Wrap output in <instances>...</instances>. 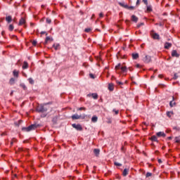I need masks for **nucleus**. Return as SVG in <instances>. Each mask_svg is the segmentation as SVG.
<instances>
[{
  "instance_id": "nucleus-1",
  "label": "nucleus",
  "mask_w": 180,
  "mask_h": 180,
  "mask_svg": "<svg viewBox=\"0 0 180 180\" xmlns=\"http://www.w3.org/2000/svg\"><path fill=\"white\" fill-rule=\"evenodd\" d=\"M115 71L117 74H123V75H127V67L122 66V64L118 63L115 66Z\"/></svg>"
},
{
  "instance_id": "nucleus-2",
  "label": "nucleus",
  "mask_w": 180,
  "mask_h": 180,
  "mask_svg": "<svg viewBox=\"0 0 180 180\" xmlns=\"http://www.w3.org/2000/svg\"><path fill=\"white\" fill-rule=\"evenodd\" d=\"M36 129V125L32 124L29 126L28 127H24L22 129V131H30L31 130H34Z\"/></svg>"
},
{
  "instance_id": "nucleus-3",
  "label": "nucleus",
  "mask_w": 180,
  "mask_h": 180,
  "mask_svg": "<svg viewBox=\"0 0 180 180\" xmlns=\"http://www.w3.org/2000/svg\"><path fill=\"white\" fill-rule=\"evenodd\" d=\"M72 127L74 128V129H76V130H78L79 131H82V126H81V124H72Z\"/></svg>"
},
{
  "instance_id": "nucleus-4",
  "label": "nucleus",
  "mask_w": 180,
  "mask_h": 180,
  "mask_svg": "<svg viewBox=\"0 0 180 180\" xmlns=\"http://www.w3.org/2000/svg\"><path fill=\"white\" fill-rule=\"evenodd\" d=\"M172 57H179V54L178 53V52L176 51V50H173L172 51Z\"/></svg>"
},
{
  "instance_id": "nucleus-5",
  "label": "nucleus",
  "mask_w": 180,
  "mask_h": 180,
  "mask_svg": "<svg viewBox=\"0 0 180 180\" xmlns=\"http://www.w3.org/2000/svg\"><path fill=\"white\" fill-rule=\"evenodd\" d=\"M152 37H153V39H155V40H160V34H158L157 33H153L152 34Z\"/></svg>"
},
{
  "instance_id": "nucleus-6",
  "label": "nucleus",
  "mask_w": 180,
  "mask_h": 180,
  "mask_svg": "<svg viewBox=\"0 0 180 180\" xmlns=\"http://www.w3.org/2000/svg\"><path fill=\"white\" fill-rule=\"evenodd\" d=\"M170 47H172V44L169 42H166L165 44V49H166V50H168V49H170Z\"/></svg>"
},
{
  "instance_id": "nucleus-7",
  "label": "nucleus",
  "mask_w": 180,
  "mask_h": 180,
  "mask_svg": "<svg viewBox=\"0 0 180 180\" xmlns=\"http://www.w3.org/2000/svg\"><path fill=\"white\" fill-rule=\"evenodd\" d=\"M13 77H15V78H18L19 77V71L14 70L13 71Z\"/></svg>"
},
{
  "instance_id": "nucleus-8",
  "label": "nucleus",
  "mask_w": 180,
  "mask_h": 180,
  "mask_svg": "<svg viewBox=\"0 0 180 180\" xmlns=\"http://www.w3.org/2000/svg\"><path fill=\"white\" fill-rule=\"evenodd\" d=\"M72 120H78V119H81V115H78L77 114L73 115L72 116Z\"/></svg>"
},
{
  "instance_id": "nucleus-9",
  "label": "nucleus",
  "mask_w": 180,
  "mask_h": 180,
  "mask_svg": "<svg viewBox=\"0 0 180 180\" xmlns=\"http://www.w3.org/2000/svg\"><path fill=\"white\" fill-rule=\"evenodd\" d=\"M108 89L109 91H113L115 89V84H113L112 83H110L108 84Z\"/></svg>"
},
{
  "instance_id": "nucleus-10",
  "label": "nucleus",
  "mask_w": 180,
  "mask_h": 180,
  "mask_svg": "<svg viewBox=\"0 0 180 180\" xmlns=\"http://www.w3.org/2000/svg\"><path fill=\"white\" fill-rule=\"evenodd\" d=\"M156 136H158V137H165V133L159 131L156 134Z\"/></svg>"
},
{
  "instance_id": "nucleus-11",
  "label": "nucleus",
  "mask_w": 180,
  "mask_h": 180,
  "mask_svg": "<svg viewBox=\"0 0 180 180\" xmlns=\"http://www.w3.org/2000/svg\"><path fill=\"white\" fill-rule=\"evenodd\" d=\"M138 20H139V18H137V16H136L134 15H133L131 16V21L132 22H135V23H137Z\"/></svg>"
},
{
  "instance_id": "nucleus-12",
  "label": "nucleus",
  "mask_w": 180,
  "mask_h": 180,
  "mask_svg": "<svg viewBox=\"0 0 180 180\" xmlns=\"http://www.w3.org/2000/svg\"><path fill=\"white\" fill-rule=\"evenodd\" d=\"M26 23V20L22 18L19 21V25L22 26V25H25Z\"/></svg>"
},
{
  "instance_id": "nucleus-13",
  "label": "nucleus",
  "mask_w": 180,
  "mask_h": 180,
  "mask_svg": "<svg viewBox=\"0 0 180 180\" xmlns=\"http://www.w3.org/2000/svg\"><path fill=\"white\" fill-rule=\"evenodd\" d=\"M29 64L27 62L25 61L22 65V70H26V68H28Z\"/></svg>"
},
{
  "instance_id": "nucleus-14",
  "label": "nucleus",
  "mask_w": 180,
  "mask_h": 180,
  "mask_svg": "<svg viewBox=\"0 0 180 180\" xmlns=\"http://www.w3.org/2000/svg\"><path fill=\"white\" fill-rule=\"evenodd\" d=\"M6 22H8V23H11V22H12V16L8 15L6 18Z\"/></svg>"
},
{
  "instance_id": "nucleus-15",
  "label": "nucleus",
  "mask_w": 180,
  "mask_h": 180,
  "mask_svg": "<svg viewBox=\"0 0 180 180\" xmlns=\"http://www.w3.org/2000/svg\"><path fill=\"white\" fill-rule=\"evenodd\" d=\"M91 122H93V123H96V122H98V117L96 116H93L91 118Z\"/></svg>"
},
{
  "instance_id": "nucleus-16",
  "label": "nucleus",
  "mask_w": 180,
  "mask_h": 180,
  "mask_svg": "<svg viewBox=\"0 0 180 180\" xmlns=\"http://www.w3.org/2000/svg\"><path fill=\"white\" fill-rule=\"evenodd\" d=\"M94 153L96 157H98V155H99V153H101V150L99 149H94Z\"/></svg>"
},
{
  "instance_id": "nucleus-17",
  "label": "nucleus",
  "mask_w": 180,
  "mask_h": 180,
  "mask_svg": "<svg viewBox=\"0 0 180 180\" xmlns=\"http://www.w3.org/2000/svg\"><path fill=\"white\" fill-rule=\"evenodd\" d=\"M127 174H129V169H124L123 172H122L123 176H127Z\"/></svg>"
},
{
  "instance_id": "nucleus-18",
  "label": "nucleus",
  "mask_w": 180,
  "mask_h": 180,
  "mask_svg": "<svg viewBox=\"0 0 180 180\" xmlns=\"http://www.w3.org/2000/svg\"><path fill=\"white\" fill-rule=\"evenodd\" d=\"M119 5H120V6H122V8H125V9H127L128 8V5L124 3H119Z\"/></svg>"
},
{
  "instance_id": "nucleus-19",
  "label": "nucleus",
  "mask_w": 180,
  "mask_h": 180,
  "mask_svg": "<svg viewBox=\"0 0 180 180\" xmlns=\"http://www.w3.org/2000/svg\"><path fill=\"white\" fill-rule=\"evenodd\" d=\"M132 58L134 60H137V58H139V53H133L132 54Z\"/></svg>"
},
{
  "instance_id": "nucleus-20",
  "label": "nucleus",
  "mask_w": 180,
  "mask_h": 180,
  "mask_svg": "<svg viewBox=\"0 0 180 180\" xmlns=\"http://www.w3.org/2000/svg\"><path fill=\"white\" fill-rule=\"evenodd\" d=\"M172 115H174V112H172V111H167V116L168 117H171L172 116Z\"/></svg>"
},
{
  "instance_id": "nucleus-21",
  "label": "nucleus",
  "mask_w": 180,
  "mask_h": 180,
  "mask_svg": "<svg viewBox=\"0 0 180 180\" xmlns=\"http://www.w3.org/2000/svg\"><path fill=\"white\" fill-rule=\"evenodd\" d=\"M176 103L174 102V97H173V101H170L169 103V106L170 108H173V106H175Z\"/></svg>"
},
{
  "instance_id": "nucleus-22",
  "label": "nucleus",
  "mask_w": 180,
  "mask_h": 180,
  "mask_svg": "<svg viewBox=\"0 0 180 180\" xmlns=\"http://www.w3.org/2000/svg\"><path fill=\"white\" fill-rule=\"evenodd\" d=\"M13 29H15V27H13V25H10L8 27V30L10 32H12V31H13Z\"/></svg>"
},
{
  "instance_id": "nucleus-23",
  "label": "nucleus",
  "mask_w": 180,
  "mask_h": 180,
  "mask_svg": "<svg viewBox=\"0 0 180 180\" xmlns=\"http://www.w3.org/2000/svg\"><path fill=\"white\" fill-rule=\"evenodd\" d=\"M9 83L11 85H13V84H15V79L13 77L10 79Z\"/></svg>"
},
{
  "instance_id": "nucleus-24",
  "label": "nucleus",
  "mask_w": 180,
  "mask_h": 180,
  "mask_svg": "<svg viewBox=\"0 0 180 180\" xmlns=\"http://www.w3.org/2000/svg\"><path fill=\"white\" fill-rule=\"evenodd\" d=\"M91 96L94 99H96L98 98V94L94 93L91 94Z\"/></svg>"
},
{
  "instance_id": "nucleus-25",
  "label": "nucleus",
  "mask_w": 180,
  "mask_h": 180,
  "mask_svg": "<svg viewBox=\"0 0 180 180\" xmlns=\"http://www.w3.org/2000/svg\"><path fill=\"white\" fill-rule=\"evenodd\" d=\"M28 81H29L30 84H31L32 85H33V84H34V80H33L32 78H29Z\"/></svg>"
},
{
  "instance_id": "nucleus-26",
  "label": "nucleus",
  "mask_w": 180,
  "mask_h": 180,
  "mask_svg": "<svg viewBox=\"0 0 180 180\" xmlns=\"http://www.w3.org/2000/svg\"><path fill=\"white\" fill-rule=\"evenodd\" d=\"M151 140H152V141H157V140H158L157 136H152Z\"/></svg>"
},
{
  "instance_id": "nucleus-27",
  "label": "nucleus",
  "mask_w": 180,
  "mask_h": 180,
  "mask_svg": "<svg viewBox=\"0 0 180 180\" xmlns=\"http://www.w3.org/2000/svg\"><path fill=\"white\" fill-rule=\"evenodd\" d=\"M127 9H129V11H134V6H128V7H127Z\"/></svg>"
},
{
  "instance_id": "nucleus-28",
  "label": "nucleus",
  "mask_w": 180,
  "mask_h": 180,
  "mask_svg": "<svg viewBox=\"0 0 180 180\" xmlns=\"http://www.w3.org/2000/svg\"><path fill=\"white\" fill-rule=\"evenodd\" d=\"M92 30L91 28H86L84 30V32H86V33H89V32H91Z\"/></svg>"
},
{
  "instance_id": "nucleus-29",
  "label": "nucleus",
  "mask_w": 180,
  "mask_h": 180,
  "mask_svg": "<svg viewBox=\"0 0 180 180\" xmlns=\"http://www.w3.org/2000/svg\"><path fill=\"white\" fill-rule=\"evenodd\" d=\"M77 110H86V108H85L84 107H81L77 108Z\"/></svg>"
},
{
  "instance_id": "nucleus-30",
  "label": "nucleus",
  "mask_w": 180,
  "mask_h": 180,
  "mask_svg": "<svg viewBox=\"0 0 180 180\" xmlns=\"http://www.w3.org/2000/svg\"><path fill=\"white\" fill-rule=\"evenodd\" d=\"M175 143H180V139H179V137H176V138H175Z\"/></svg>"
},
{
  "instance_id": "nucleus-31",
  "label": "nucleus",
  "mask_w": 180,
  "mask_h": 180,
  "mask_svg": "<svg viewBox=\"0 0 180 180\" xmlns=\"http://www.w3.org/2000/svg\"><path fill=\"white\" fill-rule=\"evenodd\" d=\"M147 11H148V12H151V11H153V8H151V6H148Z\"/></svg>"
},
{
  "instance_id": "nucleus-32",
  "label": "nucleus",
  "mask_w": 180,
  "mask_h": 180,
  "mask_svg": "<svg viewBox=\"0 0 180 180\" xmlns=\"http://www.w3.org/2000/svg\"><path fill=\"white\" fill-rule=\"evenodd\" d=\"M151 175H153V174H151L150 172H147L146 173V178H148V176H151Z\"/></svg>"
},
{
  "instance_id": "nucleus-33",
  "label": "nucleus",
  "mask_w": 180,
  "mask_h": 180,
  "mask_svg": "<svg viewBox=\"0 0 180 180\" xmlns=\"http://www.w3.org/2000/svg\"><path fill=\"white\" fill-rule=\"evenodd\" d=\"M115 165H116L117 167H122V164L119 162H115Z\"/></svg>"
},
{
  "instance_id": "nucleus-34",
  "label": "nucleus",
  "mask_w": 180,
  "mask_h": 180,
  "mask_svg": "<svg viewBox=\"0 0 180 180\" xmlns=\"http://www.w3.org/2000/svg\"><path fill=\"white\" fill-rule=\"evenodd\" d=\"M38 110H39V112H44V108H41L39 109V107H38Z\"/></svg>"
},
{
  "instance_id": "nucleus-35",
  "label": "nucleus",
  "mask_w": 180,
  "mask_h": 180,
  "mask_svg": "<svg viewBox=\"0 0 180 180\" xmlns=\"http://www.w3.org/2000/svg\"><path fill=\"white\" fill-rule=\"evenodd\" d=\"M46 23H51V20L47 18V19H46Z\"/></svg>"
},
{
  "instance_id": "nucleus-36",
  "label": "nucleus",
  "mask_w": 180,
  "mask_h": 180,
  "mask_svg": "<svg viewBox=\"0 0 180 180\" xmlns=\"http://www.w3.org/2000/svg\"><path fill=\"white\" fill-rule=\"evenodd\" d=\"M113 112H115V115H119V110H113Z\"/></svg>"
},
{
  "instance_id": "nucleus-37",
  "label": "nucleus",
  "mask_w": 180,
  "mask_h": 180,
  "mask_svg": "<svg viewBox=\"0 0 180 180\" xmlns=\"http://www.w3.org/2000/svg\"><path fill=\"white\" fill-rule=\"evenodd\" d=\"M32 44H33V46H36V44H37V41H33Z\"/></svg>"
},
{
  "instance_id": "nucleus-38",
  "label": "nucleus",
  "mask_w": 180,
  "mask_h": 180,
  "mask_svg": "<svg viewBox=\"0 0 180 180\" xmlns=\"http://www.w3.org/2000/svg\"><path fill=\"white\" fill-rule=\"evenodd\" d=\"M143 2L146 4L148 5V2L147 1V0H143Z\"/></svg>"
},
{
  "instance_id": "nucleus-39",
  "label": "nucleus",
  "mask_w": 180,
  "mask_h": 180,
  "mask_svg": "<svg viewBox=\"0 0 180 180\" xmlns=\"http://www.w3.org/2000/svg\"><path fill=\"white\" fill-rule=\"evenodd\" d=\"M116 82H117V84H118V85H123V83H122L119 81H117Z\"/></svg>"
},
{
  "instance_id": "nucleus-40",
  "label": "nucleus",
  "mask_w": 180,
  "mask_h": 180,
  "mask_svg": "<svg viewBox=\"0 0 180 180\" xmlns=\"http://www.w3.org/2000/svg\"><path fill=\"white\" fill-rule=\"evenodd\" d=\"M49 40H51V38H50L49 37H47L46 38V41H49Z\"/></svg>"
},
{
  "instance_id": "nucleus-41",
  "label": "nucleus",
  "mask_w": 180,
  "mask_h": 180,
  "mask_svg": "<svg viewBox=\"0 0 180 180\" xmlns=\"http://www.w3.org/2000/svg\"><path fill=\"white\" fill-rule=\"evenodd\" d=\"M136 5H137V6L140 5V0H137V1H136Z\"/></svg>"
},
{
  "instance_id": "nucleus-42",
  "label": "nucleus",
  "mask_w": 180,
  "mask_h": 180,
  "mask_svg": "<svg viewBox=\"0 0 180 180\" xmlns=\"http://www.w3.org/2000/svg\"><path fill=\"white\" fill-rule=\"evenodd\" d=\"M99 16H100V18H103V13H101L99 14Z\"/></svg>"
},
{
  "instance_id": "nucleus-43",
  "label": "nucleus",
  "mask_w": 180,
  "mask_h": 180,
  "mask_svg": "<svg viewBox=\"0 0 180 180\" xmlns=\"http://www.w3.org/2000/svg\"><path fill=\"white\" fill-rule=\"evenodd\" d=\"M90 77H91V78H95V77H94L93 74H90Z\"/></svg>"
},
{
  "instance_id": "nucleus-44",
  "label": "nucleus",
  "mask_w": 180,
  "mask_h": 180,
  "mask_svg": "<svg viewBox=\"0 0 180 180\" xmlns=\"http://www.w3.org/2000/svg\"><path fill=\"white\" fill-rule=\"evenodd\" d=\"M168 139H169V140H172V137H171V136H170V137H168Z\"/></svg>"
},
{
  "instance_id": "nucleus-45",
  "label": "nucleus",
  "mask_w": 180,
  "mask_h": 180,
  "mask_svg": "<svg viewBox=\"0 0 180 180\" xmlns=\"http://www.w3.org/2000/svg\"><path fill=\"white\" fill-rule=\"evenodd\" d=\"M137 68H139V67H140V65H136Z\"/></svg>"
},
{
  "instance_id": "nucleus-46",
  "label": "nucleus",
  "mask_w": 180,
  "mask_h": 180,
  "mask_svg": "<svg viewBox=\"0 0 180 180\" xmlns=\"http://www.w3.org/2000/svg\"><path fill=\"white\" fill-rule=\"evenodd\" d=\"M1 22H2V20H0V23H1Z\"/></svg>"
}]
</instances>
